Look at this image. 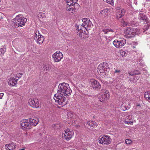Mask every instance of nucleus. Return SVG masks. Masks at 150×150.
Returning <instances> with one entry per match:
<instances>
[{"instance_id": "a19ab883", "label": "nucleus", "mask_w": 150, "mask_h": 150, "mask_svg": "<svg viewBox=\"0 0 150 150\" xmlns=\"http://www.w3.org/2000/svg\"><path fill=\"white\" fill-rule=\"evenodd\" d=\"M106 1L107 3L111 4L113 3V0H106Z\"/></svg>"}, {"instance_id": "c03bdc74", "label": "nucleus", "mask_w": 150, "mask_h": 150, "mask_svg": "<svg viewBox=\"0 0 150 150\" xmlns=\"http://www.w3.org/2000/svg\"><path fill=\"white\" fill-rule=\"evenodd\" d=\"M123 25L124 26H127V23L124 21H123Z\"/></svg>"}, {"instance_id": "3c124183", "label": "nucleus", "mask_w": 150, "mask_h": 150, "mask_svg": "<svg viewBox=\"0 0 150 150\" xmlns=\"http://www.w3.org/2000/svg\"><path fill=\"white\" fill-rule=\"evenodd\" d=\"M82 150H88L87 149H83Z\"/></svg>"}, {"instance_id": "f257e3e1", "label": "nucleus", "mask_w": 150, "mask_h": 150, "mask_svg": "<svg viewBox=\"0 0 150 150\" xmlns=\"http://www.w3.org/2000/svg\"><path fill=\"white\" fill-rule=\"evenodd\" d=\"M72 91L68 83H61L58 85L57 94L66 96H69L71 95Z\"/></svg>"}, {"instance_id": "a18cd8bd", "label": "nucleus", "mask_w": 150, "mask_h": 150, "mask_svg": "<svg viewBox=\"0 0 150 150\" xmlns=\"http://www.w3.org/2000/svg\"><path fill=\"white\" fill-rule=\"evenodd\" d=\"M4 93H0V98L1 99L2 97L4 96Z\"/></svg>"}, {"instance_id": "37998d69", "label": "nucleus", "mask_w": 150, "mask_h": 150, "mask_svg": "<svg viewBox=\"0 0 150 150\" xmlns=\"http://www.w3.org/2000/svg\"><path fill=\"white\" fill-rule=\"evenodd\" d=\"M113 32V30L112 29H108L107 30L104 31L105 33H107L108 32Z\"/></svg>"}, {"instance_id": "a211bd4d", "label": "nucleus", "mask_w": 150, "mask_h": 150, "mask_svg": "<svg viewBox=\"0 0 150 150\" xmlns=\"http://www.w3.org/2000/svg\"><path fill=\"white\" fill-rule=\"evenodd\" d=\"M37 102V99H30L29 100L28 103L32 107L34 108H37L38 107Z\"/></svg>"}, {"instance_id": "6e6552de", "label": "nucleus", "mask_w": 150, "mask_h": 150, "mask_svg": "<svg viewBox=\"0 0 150 150\" xmlns=\"http://www.w3.org/2000/svg\"><path fill=\"white\" fill-rule=\"evenodd\" d=\"M74 135V132L73 130H70L67 129L65 130V133L62 134V137L67 141L69 140Z\"/></svg>"}, {"instance_id": "c756f323", "label": "nucleus", "mask_w": 150, "mask_h": 150, "mask_svg": "<svg viewBox=\"0 0 150 150\" xmlns=\"http://www.w3.org/2000/svg\"><path fill=\"white\" fill-rule=\"evenodd\" d=\"M144 97L147 100L150 99V91H148L145 93Z\"/></svg>"}, {"instance_id": "f3484780", "label": "nucleus", "mask_w": 150, "mask_h": 150, "mask_svg": "<svg viewBox=\"0 0 150 150\" xmlns=\"http://www.w3.org/2000/svg\"><path fill=\"white\" fill-rule=\"evenodd\" d=\"M18 80L17 79H15L13 77H11L8 80V84L11 86H14L17 83Z\"/></svg>"}, {"instance_id": "c9c22d12", "label": "nucleus", "mask_w": 150, "mask_h": 150, "mask_svg": "<svg viewBox=\"0 0 150 150\" xmlns=\"http://www.w3.org/2000/svg\"><path fill=\"white\" fill-rule=\"evenodd\" d=\"M6 51V49L5 48L0 49V54H4Z\"/></svg>"}, {"instance_id": "aec40b11", "label": "nucleus", "mask_w": 150, "mask_h": 150, "mask_svg": "<svg viewBox=\"0 0 150 150\" xmlns=\"http://www.w3.org/2000/svg\"><path fill=\"white\" fill-rule=\"evenodd\" d=\"M65 1L68 6H74L75 5H79V4L77 3L78 0H65Z\"/></svg>"}, {"instance_id": "9d476101", "label": "nucleus", "mask_w": 150, "mask_h": 150, "mask_svg": "<svg viewBox=\"0 0 150 150\" xmlns=\"http://www.w3.org/2000/svg\"><path fill=\"white\" fill-rule=\"evenodd\" d=\"M126 43V40L124 38H122L119 40H115L113 42L114 46L117 48H121Z\"/></svg>"}, {"instance_id": "f704fd0d", "label": "nucleus", "mask_w": 150, "mask_h": 150, "mask_svg": "<svg viewBox=\"0 0 150 150\" xmlns=\"http://www.w3.org/2000/svg\"><path fill=\"white\" fill-rule=\"evenodd\" d=\"M71 6H69L67 7L66 8V10L69 11H71V10L72 9V8H73V6L72 7Z\"/></svg>"}, {"instance_id": "2f4dec72", "label": "nucleus", "mask_w": 150, "mask_h": 150, "mask_svg": "<svg viewBox=\"0 0 150 150\" xmlns=\"http://www.w3.org/2000/svg\"><path fill=\"white\" fill-rule=\"evenodd\" d=\"M43 67L44 70L49 71L50 69V66L48 64L44 65Z\"/></svg>"}, {"instance_id": "423d86ee", "label": "nucleus", "mask_w": 150, "mask_h": 150, "mask_svg": "<svg viewBox=\"0 0 150 150\" xmlns=\"http://www.w3.org/2000/svg\"><path fill=\"white\" fill-rule=\"evenodd\" d=\"M111 142V139L108 135H101L98 139L99 143L103 145H108L110 144Z\"/></svg>"}, {"instance_id": "f03ea898", "label": "nucleus", "mask_w": 150, "mask_h": 150, "mask_svg": "<svg viewBox=\"0 0 150 150\" xmlns=\"http://www.w3.org/2000/svg\"><path fill=\"white\" fill-rule=\"evenodd\" d=\"M112 64L109 62H104L100 64L98 67V72L100 75L105 76V71H109Z\"/></svg>"}, {"instance_id": "2eb2a0df", "label": "nucleus", "mask_w": 150, "mask_h": 150, "mask_svg": "<svg viewBox=\"0 0 150 150\" xmlns=\"http://www.w3.org/2000/svg\"><path fill=\"white\" fill-rule=\"evenodd\" d=\"M90 82L94 89H99L101 87V85L97 80L93 79H91Z\"/></svg>"}, {"instance_id": "6ab92c4d", "label": "nucleus", "mask_w": 150, "mask_h": 150, "mask_svg": "<svg viewBox=\"0 0 150 150\" xmlns=\"http://www.w3.org/2000/svg\"><path fill=\"white\" fill-rule=\"evenodd\" d=\"M16 146L15 144L12 143L6 144L5 146V148L6 150H12L16 148Z\"/></svg>"}, {"instance_id": "b1692460", "label": "nucleus", "mask_w": 150, "mask_h": 150, "mask_svg": "<svg viewBox=\"0 0 150 150\" xmlns=\"http://www.w3.org/2000/svg\"><path fill=\"white\" fill-rule=\"evenodd\" d=\"M67 116L69 119H74L76 116V115L72 112H68Z\"/></svg>"}, {"instance_id": "4be33fe9", "label": "nucleus", "mask_w": 150, "mask_h": 150, "mask_svg": "<svg viewBox=\"0 0 150 150\" xmlns=\"http://www.w3.org/2000/svg\"><path fill=\"white\" fill-rule=\"evenodd\" d=\"M125 12V10L124 9H122L121 10H120L119 11L118 15H117V17L118 18H121L122 16H124Z\"/></svg>"}, {"instance_id": "603ef678", "label": "nucleus", "mask_w": 150, "mask_h": 150, "mask_svg": "<svg viewBox=\"0 0 150 150\" xmlns=\"http://www.w3.org/2000/svg\"><path fill=\"white\" fill-rule=\"evenodd\" d=\"M21 150H25L24 149H21Z\"/></svg>"}, {"instance_id": "8fccbe9b", "label": "nucleus", "mask_w": 150, "mask_h": 150, "mask_svg": "<svg viewBox=\"0 0 150 150\" xmlns=\"http://www.w3.org/2000/svg\"><path fill=\"white\" fill-rule=\"evenodd\" d=\"M134 43L136 45H137V42H135Z\"/></svg>"}, {"instance_id": "de8ad7c7", "label": "nucleus", "mask_w": 150, "mask_h": 150, "mask_svg": "<svg viewBox=\"0 0 150 150\" xmlns=\"http://www.w3.org/2000/svg\"><path fill=\"white\" fill-rule=\"evenodd\" d=\"M138 77H137V79H136V78H134L133 80H135V81H136V82H137V80H138Z\"/></svg>"}, {"instance_id": "ea45409f", "label": "nucleus", "mask_w": 150, "mask_h": 150, "mask_svg": "<svg viewBox=\"0 0 150 150\" xmlns=\"http://www.w3.org/2000/svg\"><path fill=\"white\" fill-rule=\"evenodd\" d=\"M84 33H83V31H82V30H81L80 29V30L79 33V36L81 37H82V36H83V35Z\"/></svg>"}, {"instance_id": "ddd939ff", "label": "nucleus", "mask_w": 150, "mask_h": 150, "mask_svg": "<svg viewBox=\"0 0 150 150\" xmlns=\"http://www.w3.org/2000/svg\"><path fill=\"white\" fill-rule=\"evenodd\" d=\"M110 95L109 92L108 91H105L99 97L100 101L101 102L107 100L109 98Z\"/></svg>"}, {"instance_id": "e433bc0d", "label": "nucleus", "mask_w": 150, "mask_h": 150, "mask_svg": "<svg viewBox=\"0 0 150 150\" xmlns=\"http://www.w3.org/2000/svg\"><path fill=\"white\" fill-rule=\"evenodd\" d=\"M22 74L21 73H19L17 74L16 76H15V77L16 78H18V79H19L21 78V76Z\"/></svg>"}, {"instance_id": "cd10ccee", "label": "nucleus", "mask_w": 150, "mask_h": 150, "mask_svg": "<svg viewBox=\"0 0 150 150\" xmlns=\"http://www.w3.org/2000/svg\"><path fill=\"white\" fill-rule=\"evenodd\" d=\"M45 14L42 12H39L38 13V17L39 18L40 21L41 20L42 18H45Z\"/></svg>"}, {"instance_id": "473e14b6", "label": "nucleus", "mask_w": 150, "mask_h": 150, "mask_svg": "<svg viewBox=\"0 0 150 150\" xmlns=\"http://www.w3.org/2000/svg\"><path fill=\"white\" fill-rule=\"evenodd\" d=\"M122 109L123 111H125L129 109L127 107H126L124 103L121 105Z\"/></svg>"}, {"instance_id": "864d4df0", "label": "nucleus", "mask_w": 150, "mask_h": 150, "mask_svg": "<svg viewBox=\"0 0 150 150\" xmlns=\"http://www.w3.org/2000/svg\"><path fill=\"white\" fill-rule=\"evenodd\" d=\"M36 40V42H38V40Z\"/></svg>"}, {"instance_id": "0eeeda50", "label": "nucleus", "mask_w": 150, "mask_h": 150, "mask_svg": "<svg viewBox=\"0 0 150 150\" xmlns=\"http://www.w3.org/2000/svg\"><path fill=\"white\" fill-rule=\"evenodd\" d=\"M82 21L83 22L82 26L85 28L87 31L90 30L93 27V25L92 22L90 21L88 18H83Z\"/></svg>"}, {"instance_id": "412c9836", "label": "nucleus", "mask_w": 150, "mask_h": 150, "mask_svg": "<svg viewBox=\"0 0 150 150\" xmlns=\"http://www.w3.org/2000/svg\"><path fill=\"white\" fill-rule=\"evenodd\" d=\"M100 13L104 17H106L108 14V10L107 8H105L101 11Z\"/></svg>"}, {"instance_id": "20e7f679", "label": "nucleus", "mask_w": 150, "mask_h": 150, "mask_svg": "<svg viewBox=\"0 0 150 150\" xmlns=\"http://www.w3.org/2000/svg\"><path fill=\"white\" fill-rule=\"evenodd\" d=\"M65 96L61 94H56L54 95V99L55 102L58 105H60L62 107H63L67 103Z\"/></svg>"}, {"instance_id": "58836bf2", "label": "nucleus", "mask_w": 150, "mask_h": 150, "mask_svg": "<svg viewBox=\"0 0 150 150\" xmlns=\"http://www.w3.org/2000/svg\"><path fill=\"white\" fill-rule=\"evenodd\" d=\"M145 26H146V27L144 28L145 30L143 31V32H144L145 30H147L149 28V25L147 23H145Z\"/></svg>"}, {"instance_id": "dca6fc26", "label": "nucleus", "mask_w": 150, "mask_h": 150, "mask_svg": "<svg viewBox=\"0 0 150 150\" xmlns=\"http://www.w3.org/2000/svg\"><path fill=\"white\" fill-rule=\"evenodd\" d=\"M145 12L144 9H142L140 11L139 13V16L138 17L139 19L141 21H144L145 22L147 21V18L146 16L144 14Z\"/></svg>"}, {"instance_id": "bb28decb", "label": "nucleus", "mask_w": 150, "mask_h": 150, "mask_svg": "<svg viewBox=\"0 0 150 150\" xmlns=\"http://www.w3.org/2000/svg\"><path fill=\"white\" fill-rule=\"evenodd\" d=\"M87 125H89L91 127H92L95 128L97 126L96 124V122L94 121H90L87 122Z\"/></svg>"}, {"instance_id": "6e6d98bb", "label": "nucleus", "mask_w": 150, "mask_h": 150, "mask_svg": "<svg viewBox=\"0 0 150 150\" xmlns=\"http://www.w3.org/2000/svg\"><path fill=\"white\" fill-rule=\"evenodd\" d=\"M39 120H38V122H39Z\"/></svg>"}, {"instance_id": "49530a36", "label": "nucleus", "mask_w": 150, "mask_h": 150, "mask_svg": "<svg viewBox=\"0 0 150 150\" xmlns=\"http://www.w3.org/2000/svg\"><path fill=\"white\" fill-rule=\"evenodd\" d=\"M120 72V70H115V73H119Z\"/></svg>"}, {"instance_id": "a878e982", "label": "nucleus", "mask_w": 150, "mask_h": 150, "mask_svg": "<svg viewBox=\"0 0 150 150\" xmlns=\"http://www.w3.org/2000/svg\"><path fill=\"white\" fill-rule=\"evenodd\" d=\"M29 122L31 125L34 126L38 124V122L36 120L33 119H29Z\"/></svg>"}, {"instance_id": "9b49d317", "label": "nucleus", "mask_w": 150, "mask_h": 150, "mask_svg": "<svg viewBox=\"0 0 150 150\" xmlns=\"http://www.w3.org/2000/svg\"><path fill=\"white\" fill-rule=\"evenodd\" d=\"M140 73V72L137 70L132 71L130 72L129 73V78L130 81L131 82H132L134 83H136V81L133 80L134 78H136V79H137V76H136L135 75L136 74H138Z\"/></svg>"}, {"instance_id": "4468645a", "label": "nucleus", "mask_w": 150, "mask_h": 150, "mask_svg": "<svg viewBox=\"0 0 150 150\" xmlns=\"http://www.w3.org/2000/svg\"><path fill=\"white\" fill-rule=\"evenodd\" d=\"M21 126L22 129L25 128L29 129L30 128L31 125L30 122L28 120L24 119L21 121Z\"/></svg>"}, {"instance_id": "09e8293b", "label": "nucleus", "mask_w": 150, "mask_h": 150, "mask_svg": "<svg viewBox=\"0 0 150 150\" xmlns=\"http://www.w3.org/2000/svg\"><path fill=\"white\" fill-rule=\"evenodd\" d=\"M36 33H37V32H36L35 33V37L37 38V34Z\"/></svg>"}, {"instance_id": "393cba45", "label": "nucleus", "mask_w": 150, "mask_h": 150, "mask_svg": "<svg viewBox=\"0 0 150 150\" xmlns=\"http://www.w3.org/2000/svg\"><path fill=\"white\" fill-rule=\"evenodd\" d=\"M125 123L128 125H132L133 124V120L132 119H130V117H128L125 120Z\"/></svg>"}, {"instance_id": "f8f14e48", "label": "nucleus", "mask_w": 150, "mask_h": 150, "mask_svg": "<svg viewBox=\"0 0 150 150\" xmlns=\"http://www.w3.org/2000/svg\"><path fill=\"white\" fill-rule=\"evenodd\" d=\"M140 73V72L137 70L132 71L130 72L129 73V78L130 81L131 82H132L134 83H136V81L133 80L134 78H136V79H137V76H136L135 75L136 74H138Z\"/></svg>"}, {"instance_id": "c85d7f7f", "label": "nucleus", "mask_w": 150, "mask_h": 150, "mask_svg": "<svg viewBox=\"0 0 150 150\" xmlns=\"http://www.w3.org/2000/svg\"><path fill=\"white\" fill-rule=\"evenodd\" d=\"M62 125L60 123L56 124H53L52 125V127L54 129H59L62 127Z\"/></svg>"}, {"instance_id": "79ce46f5", "label": "nucleus", "mask_w": 150, "mask_h": 150, "mask_svg": "<svg viewBox=\"0 0 150 150\" xmlns=\"http://www.w3.org/2000/svg\"><path fill=\"white\" fill-rule=\"evenodd\" d=\"M76 9L75 8V7L74 6H73V8H72V9L70 11L71 13H74L76 11Z\"/></svg>"}, {"instance_id": "1a4fd4ad", "label": "nucleus", "mask_w": 150, "mask_h": 150, "mask_svg": "<svg viewBox=\"0 0 150 150\" xmlns=\"http://www.w3.org/2000/svg\"><path fill=\"white\" fill-rule=\"evenodd\" d=\"M52 57L54 62H60L63 58L62 53L59 51H57L52 55Z\"/></svg>"}, {"instance_id": "4c0bfd02", "label": "nucleus", "mask_w": 150, "mask_h": 150, "mask_svg": "<svg viewBox=\"0 0 150 150\" xmlns=\"http://www.w3.org/2000/svg\"><path fill=\"white\" fill-rule=\"evenodd\" d=\"M125 142L127 144H130L132 143V141L130 139H126L125 141Z\"/></svg>"}, {"instance_id": "7c9ffc66", "label": "nucleus", "mask_w": 150, "mask_h": 150, "mask_svg": "<svg viewBox=\"0 0 150 150\" xmlns=\"http://www.w3.org/2000/svg\"><path fill=\"white\" fill-rule=\"evenodd\" d=\"M120 54L123 57H125L127 55V51H125L123 50H121L120 51Z\"/></svg>"}, {"instance_id": "7ed1b4c3", "label": "nucleus", "mask_w": 150, "mask_h": 150, "mask_svg": "<svg viewBox=\"0 0 150 150\" xmlns=\"http://www.w3.org/2000/svg\"><path fill=\"white\" fill-rule=\"evenodd\" d=\"M141 31L138 28L134 29L133 28L128 27L125 29L124 30V34L125 37L127 38H131L134 37L136 34L140 33Z\"/></svg>"}, {"instance_id": "5701e85b", "label": "nucleus", "mask_w": 150, "mask_h": 150, "mask_svg": "<svg viewBox=\"0 0 150 150\" xmlns=\"http://www.w3.org/2000/svg\"><path fill=\"white\" fill-rule=\"evenodd\" d=\"M44 38L43 36L41 35L38 33V43L40 44H42L44 41Z\"/></svg>"}, {"instance_id": "72a5a7b5", "label": "nucleus", "mask_w": 150, "mask_h": 150, "mask_svg": "<svg viewBox=\"0 0 150 150\" xmlns=\"http://www.w3.org/2000/svg\"><path fill=\"white\" fill-rule=\"evenodd\" d=\"M142 109L141 105L139 103H137L136 105V109L137 110H139Z\"/></svg>"}, {"instance_id": "39448f33", "label": "nucleus", "mask_w": 150, "mask_h": 150, "mask_svg": "<svg viewBox=\"0 0 150 150\" xmlns=\"http://www.w3.org/2000/svg\"><path fill=\"white\" fill-rule=\"evenodd\" d=\"M27 21V19L21 15L16 16L13 21L15 26L18 27H22Z\"/></svg>"}, {"instance_id": "5fc2aeb1", "label": "nucleus", "mask_w": 150, "mask_h": 150, "mask_svg": "<svg viewBox=\"0 0 150 150\" xmlns=\"http://www.w3.org/2000/svg\"><path fill=\"white\" fill-rule=\"evenodd\" d=\"M1 0H0V2H1Z\"/></svg>"}]
</instances>
